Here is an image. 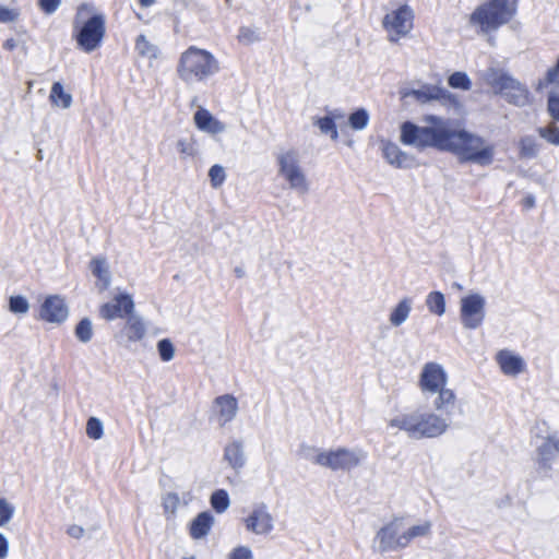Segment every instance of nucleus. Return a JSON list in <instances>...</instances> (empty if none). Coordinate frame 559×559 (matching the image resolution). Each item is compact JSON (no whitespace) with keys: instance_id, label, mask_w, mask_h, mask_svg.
I'll return each mask as SVG.
<instances>
[{"instance_id":"1","label":"nucleus","mask_w":559,"mask_h":559,"mask_svg":"<svg viewBox=\"0 0 559 559\" xmlns=\"http://www.w3.org/2000/svg\"><path fill=\"white\" fill-rule=\"evenodd\" d=\"M518 3L519 0H483L469 14L468 25L493 47L495 34L516 15Z\"/></svg>"},{"instance_id":"2","label":"nucleus","mask_w":559,"mask_h":559,"mask_svg":"<svg viewBox=\"0 0 559 559\" xmlns=\"http://www.w3.org/2000/svg\"><path fill=\"white\" fill-rule=\"evenodd\" d=\"M445 152L457 156L461 163H473L478 166H489L493 163L496 147L485 138L465 129L449 127Z\"/></svg>"},{"instance_id":"3","label":"nucleus","mask_w":559,"mask_h":559,"mask_svg":"<svg viewBox=\"0 0 559 559\" xmlns=\"http://www.w3.org/2000/svg\"><path fill=\"white\" fill-rule=\"evenodd\" d=\"M451 425L448 417L432 412L415 411L401 414L389 421V426L407 433L412 439H430L443 435Z\"/></svg>"},{"instance_id":"4","label":"nucleus","mask_w":559,"mask_h":559,"mask_svg":"<svg viewBox=\"0 0 559 559\" xmlns=\"http://www.w3.org/2000/svg\"><path fill=\"white\" fill-rule=\"evenodd\" d=\"M427 121L431 126L420 127L411 121L403 122L400 141L404 145L413 146L418 151L427 147L444 151L450 121L436 116H429Z\"/></svg>"},{"instance_id":"5","label":"nucleus","mask_w":559,"mask_h":559,"mask_svg":"<svg viewBox=\"0 0 559 559\" xmlns=\"http://www.w3.org/2000/svg\"><path fill=\"white\" fill-rule=\"evenodd\" d=\"M78 47L86 53L96 50L106 33V17L103 13H95L90 3H82L78 8L73 22Z\"/></svg>"},{"instance_id":"6","label":"nucleus","mask_w":559,"mask_h":559,"mask_svg":"<svg viewBox=\"0 0 559 559\" xmlns=\"http://www.w3.org/2000/svg\"><path fill=\"white\" fill-rule=\"evenodd\" d=\"M219 71L218 60L213 53L190 46L179 57L177 74L188 85L203 82Z\"/></svg>"},{"instance_id":"7","label":"nucleus","mask_w":559,"mask_h":559,"mask_svg":"<svg viewBox=\"0 0 559 559\" xmlns=\"http://www.w3.org/2000/svg\"><path fill=\"white\" fill-rule=\"evenodd\" d=\"M481 79L510 105L525 107L532 103L527 86L502 69L488 68L481 72Z\"/></svg>"},{"instance_id":"8","label":"nucleus","mask_w":559,"mask_h":559,"mask_svg":"<svg viewBox=\"0 0 559 559\" xmlns=\"http://www.w3.org/2000/svg\"><path fill=\"white\" fill-rule=\"evenodd\" d=\"M278 175L288 183L289 188L299 194L309 191V181L300 165L299 153L296 150L281 152L276 156Z\"/></svg>"},{"instance_id":"9","label":"nucleus","mask_w":559,"mask_h":559,"mask_svg":"<svg viewBox=\"0 0 559 559\" xmlns=\"http://www.w3.org/2000/svg\"><path fill=\"white\" fill-rule=\"evenodd\" d=\"M414 11L407 4L389 12L382 20V26L388 33V40L397 43L413 29Z\"/></svg>"},{"instance_id":"10","label":"nucleus","mask_w":559,"mask_h":559,"mask_svg":"<svg viewBox=\"0 0 559 559\" xmlns=\"http://www.w3.org/2000/svg\"><path fill=\"white\" fill-rule=\"evenodd\" d=\"M486 317V298L479 293H471L460 300V320L467 330L478 329Z\"/></svg>"},{"instance_id":"11","label":"nucleus","mask_w":559,"mask_h":559,"mask_svg":"<svg viewBox=\"0 0 559 559\" xmlns=\"http://www.w3.org/2000/svg\"><path fill=\"white\" fill-rule=\"evenodd\" d=\"M557 457H559V436L551 435L545 438L536 449L535 466L540 478L552 476V465Z\"/></svg>"},{"instance_id":"12","label":"nucleus","mask_w":559,"mask_h":559,"mask_svg":"<svg viewBox=\"0 0 559 559\" xmlns=\"http://www.w3.org/2000/svg\"><path fill=\"white\" fill-rule=\"evenodd\" d=\"M379 551H394L407 547V538L404 535L402 520L395 519L381 527L376 535Z\"/></svg>"},{"instance_id":"13","label":"nucleus","mask_w":559,"mask_h":559,"mask_svg":"<svg viewBox=\"0 0 559 559\" xmlns=\"http://www.w3.org/2000/svg\"><path fill=\"white\" fill-rule=\"evenodd\" d=\"M364 459L365 454L360 450L338 448L324 452V456L321 459V466L333 471H349L358 466Z\"/></svg>"},{"instance_id":"14","label":"nucleus","mask_w":559,"mask_h":559,"mask_svg":"<svg viewBox=\"0 0 559 559\" xmlns=\"http://www.w3.org/2000/svg\"><path fill=\"white\" fill-rule=\"evenodd\" d=\"M447 383L448 374L440 364L431 361L424 365L419 376V386L423 393L435 394L447 388Z\"/></svg>"},{"instance_id":"15","label":"nucleus","mask_w":559,"mask_h":559,"mask_svg":"<svg viewBox=\"0 0 559 559\" xmlns=\"http://www.w3.org/2000/svg\"><path fill=\"white\" fill-rule=\"evenodd\" d=\"M246 530L257 535H267L274 528V519L265 503L253 506L245 519Z\"/></svg>"},{"instance_id":"16","label":"nucleus","mask_w":559,"mask_h":559,"mask_svg":"<svg viewBox=\"0 0 559 559\" xmlns=\"http://www.w3.org/2000/svg\"><path fill=\"white\" fill-rule=\"evenodd\" d=\"M134 311V301L130 294H117L111 301L104 304L99 308V316L112 321L118 318L129 317Z\"/></svg>"},{"instance_id":"17","label":"nucleus","mask_w":559,"mask_h":559,"mask_svg":"<svg viewBox=\"0 0 559 559\" xmlns=\"http://www.w3.org/2000/svg\"><path fill=\"white\" fill-rule=\"evenodd\" d=\"M495 361L507 377L516 378L527 370L525 359L511 349H500L495 356Z\"/></svg>"},{"instance_id":"18","label":"nucleus","mask_w":559,"mask_h":559,"mask_svg":"<svg viewBox=\"0 0 559 559\" xmlns=\"http://www.w3.org/2000/svg\"><path fill=\"white\" fill-rule=\"evenodd\" d=\"M381 151L384 159L399 169H409L417 165L415 156L402 151L391 141H381Z\"/></svg>"},{"instance_id":"19","label":"nucleus","mask_w":559,"mask_h":559,"mask_svg":"<svg viewBox=\"0 0 559 559\" xmlns=\"http://www.w3.org/2000/svg\"><path fill=\"white\" fill-rule=\"evenodd\" d=\"M39 316L47 322L61 323L68 318L69 309L61 296L52 295L43 302Z\"/></svg>"},{"instance_id":"20","label":"nucleus","mask_w":559,"mask_h":559,"mask_svg":"<svg viewBox=\"0 0 559 559\" xmlns=\"http://www.w3.org/2000/svg\"><path fill=\"white\" fill-rule=\"evenodd\" d=\"M214 407L218 415V424L219 426H225L226 424L233 421L238 413V401L231 394H224L217 396L214 400Z\"/></svg>"},{"instance_id":"21","label":"nucleus","mask_w":559,"mask_h":559,"mask_svg":"<svg viewBox=\"0 0 559 559\" xmlns=\"http://www.w3.org/2000/svg\"><path fill=\"white\" fill-rule=\"evenodd\" d=\"M146 335V325L143 319L133 312L128 317L124 328L116 338H126L129 343L142 341Z\"/></svg>"},{"instance_id":"22","label":"nucleus","mask_w":559,"mask_h":559,"mask_svg":"<svg viewBox=\"0 0 559 559\" xmlns=\"http://www.w3.org/2000/svg\"><path fill=\"white\" fill-rule=\"evenodd\" d=\"M193 120L197 128L203 132L218 134L226 130V126L204 108H199L195 111Z\"/></svg>"},{"instance_id":"23","label":"nucleus","mask_w":559,"mask_h":559,"mask_svg":"<svg viewBox=\"0 0 559 559\" xmlns=\"http://www.w3.org/2000/svg\"><path fill=\"white\" fill-rule=\"evenodd\" d=\"M224 460L239 473L246 465L243 442L238 439L228 442L224 449Z\"/></svg>"},{"instance_id":"24","label":"nucleus","mask_w":559,"mask_h":559,"mask_svg":"<svg viewBox=\"0 0 559 559\" xmlns=\"http://www.w3.org/2000/svg\"><path fill=\"white\" fill-rule=\"evenodd\" d=\"M90 270L92 274L97 278L96 286L99 292L106 290L111 284V274L106 258H93L90 262Z\"/></svg>"},{"instance_id":"25","label":"nucleus","mask_w":559,"mask_h":559,"mask_svg":"<svg viewBox=\"0 0 559 559\" xmlns=\"http://www.w3.org/2000/svg\"><path fill=\"white\" fill-rule=\"evenodd\" d=\"M414 300L412 297H402L389 313V322L392 326L399 328L403 325L409 318L413 310Z\"/></svg>"},{"instance_id":"26","label":"nucleus","mask_w":559,"mask_h":559,"mask_svg":"<svg viewBox=\"0 0 559 559\" xmlns=\"http://www.w3.org/2000/svg\"><path fill=\"white\" fill-rule=\"evenodd\" d=\"M437 396L432 402V406L437 412H440L443 417H448L451 420L452 409L456 403V395L453 390L444 388L437 391Z\"/></svg>"},{"instance_id":"27","label":"nucleus","mask_w":559,"mask_h":559,"mask_svg":"<svg viewBox=\"0 0 559 559\" xmlns=\"http://www.w3.org/2000/svg\"><path fill=\"white\" fill-rule=\"evenodd\" d=\"M418 102L445 100L450 97L448 90L437 85H424L411 93Z\"/></svg>"},{"instance_id":"28","label":"nucleus","mask_w":559,"mask_h":559,"mask_svg":"<svg viewBox=\"0 0 559 559\" xmlns=\"http://www.w3.org/2000/svg\"><path fill=\"white\" fill-rule=\"evenodd\" d=\"M214 518L209 512H202L197 515L190 526V534L193 538L200 539L206 536L213 525Z\"/></svg>"},{"instance_id":"29","label":"nucleus","mask_w":559,"mask_h":559,"mask_svg":"<svg viewBox=\"0 0 559 559\" xmlns=\"http://www.w3.org/2000/svg\"><path fill=\"white\" fill-rule=\"evenodd\" d=\"M542 143L533 135H524L519 140L520 158L533 159L539 155Z\"/></svg>"},{"instance_id":"30","label":"nucleus","mask_w":559,"mask_h":559,"mask_svg":"<svg viewBox=\"0 0 559 559\" xmlns=\"http://www.w3.org/2000/svg\"><path fill=\"white\" fill-rule=\"evenodd\" d=\"M425 305L428 311L432 314L442 317L445 313V298L439 290L430 292L426 296Z\"/></svg>"},{"instance_id":"31","label":"nucleus","mask_w":559,"mask_h":559,"mask_svg":"<svg viewBox=\"0 0 559 559\" xmlns=\"http://www.w3.org/2000/svg\"><path fill=\"white\" fill-rule=\"evenodd\" d=\"M49 98L52 104L56 106H61L64 109L69 108L72 104L71 94L64 92L60 82H55L52 84Z\"/></svg>"},{"instance_id":"32","label":"nucleus","mask_w":559,"mask_h":559,"mask_svg":"<svg viewBox=\"0 0 559 559\" xmlns=\"http://www.w3.org/2000/svg\"><path fill=\"white\" fill-rule=\"evenodd\" d=\"M135 50L142 57L156 59L158 57V47L150 43L145 35H139L135 40Z\"/></svg>"},{"instance_id":"33","label":"nucleus","mask_w":559,"mask_h":559,"mask_svg":"<svg viewBox=\"0 0 559 559\" xmlns=\"http://www.w3.org/2000/svg\"><path fill=\"white\" fill-rule=\"evenodd\" d=\"M313 124L319 128L322 134H329L332 140H337L338 132L333 117H314Z\"/></svg>"},{"instance_id":"34","label":"nucleus","mask_w":559,"mask_h":559,"mask_svg":"<svg viewBox=\"0 0 559 559\" xmlns=\"http://www.w3.org/2000/svg\"><path fill=\"white\" fill-rule=\"evenodd\" d=\"M431 522L423 521L416 525H413L408 528H404V535L407 538V546L414 538L424 537L430 534L431 531Z\"/></svg>"},{"instance_id":"35","label":"nucleus","mask_w":559,"mask_h":559,"mask_svg":"<svg viewBox=\"0 0 559 559\" xmlns=\"http://www.w3.org/2000/svg\"><path fill=\"white\" fill-rule=\"evenodd\" d=\"M538 135L547 143L559 146V127L555 121L537 129Z\"/></svg>"},{"instance_id":"36","label":"nucleus","mask_w":559,"mask_h":559,"mask_svg":"<svg viewBox=\"0 0 559 559\" xmlns=\"http://www.w3.org/2000/svg\"><path fill=\"white\" fill-rule=\"evenodd\" d=\"M211 504L216 512H225L230 504L227 491L224 489H218L214 491L211 496Z\"/></svg>"},{"instance_id":"37","label":"nucleus","mask_w":559,"mask_h":559,"mask_svg":"<svg viewBox=\"0 0 559 559\" xmlns=\"http://www.w3.org/2000/svg\"><path fill=\"white\" fill-rule=\"evenodd\" d=\"M369 122V114L366 109L360 108L348 117V123L352 129L360 131L364 130Z\"/></svg>"},{"instance_id":"38","label":"nucleus","mask_w":559,"mask_h":559,"mask_svg":"<svg viewBox=\"0 0 559 559\" xmlns=\"http://www.w3.org/2000/svg\"><path fill=\"white\" fill-rule=\"evenodd\" d=\"M75 336L82 343H88L93 337V324L88 318L82 319L75 326Z\"/></svg>"},{"instance_id":"39","label":"nucleus","mask_w":559,"mask_h":559,"mask_svg":"<svg viewBox=\"0 0 559 559\" xmlns=\"http://www.w3.org/2000/svg\"><path fill=\"white\" fill-rule=\"evenodd\" d=\"M324 452L325 451H321L320 449L309 444H301L299 449V454L302 459L320 466L321 459L324 456Z\"/></svg>"},{"instance_id":"40","label":"nucleus","mask_w":559,"mask_h":559,"mask_svg":"<svg viewBox=\"0 0 559 559\" xmlns=\"http://www.w3.org/2000/svg\"><path fill=\"white\" fill-rule=\"evenodd\" d=\"M86 435L93 440H99L104 435V425L96 417H90L86 423Z\"/></svg>"},{"instance_id":"41","label":"nucleus","mask_w":559,"mask_h":559,"mask_svg":"<svg viewBox=\"0 0 559 559\" xmlns=\"http://www.w3.org/2000/svg\"><path fill=\"white\" fill-rule=\"evenodd\" d=\"M448 82L451 87L464 91H468L472 86V82L465 72H454L450 75Z\"/></svg>"},{"instance_id":"42","label":"nucleus","mask_w":559,"mask_h":559,"mask_svg":"<svg viewBox=\"0 0 559 559\" xmlns=\"http://www.w3.org/2000/svg\"><path fill=\"white\" fill-rule=\"evenodd\" d=\"M157 350L163 361H170L175 357V346L169 338H163L157 343Z\"/></svg>"},{"instance_id":"43","label":"nucleus","mask_w":559,"mask_h":559,"mask_svg":"<svg viewBox=\"0 0 559 559\" xmlns=\"http://www.w3.org/2000/svg\"><path fill=\"white\" fill-rule=\"evenodd\" d=\"M10 311L13 313L24 314L29 309V304L24 296H11L9 300Z\"/></svg>"},{"instance_id":"44","label":"nucleus","mask_w":559,"mask_h":559,"mask_svg":"<svg viewBox=\"0 0 559 559\" xmlns=\"http://www.w3.org/2000/svg\"><path fill=\"white\" fill-rule=\"evenodd\" d=\"M15 508L7 499H0V527L5 526L13 518Z\"/></svg>"},{"instance_id":"45","label":"nucleus","mask_w":559,"mask_h":559,"mask_svg":"<svg viewBox=\"0 0 559 559\" xmlns=\"http://www.w3.org/2000/svg\"><path fill=\"white\" fill-rule=\"evenodd\" d=\"M209 177H210L212 187L219 188L226 179V173H225L224 167L218 164L213 165L209 170Z\"/></svg>"},{"instance_id":"46","label":"nucleus","mask_w":559,"mask_h":559,"mask_svg":"<svg viewBox=\"0 0 559 559\" xmlns=\"http://www.w3.org/2000/svg\"><path fill=\"white\" fill-rule=\"evenodd\" d=\"M547 111L554 121L559 122V92L552 91L548 95Z\"/></svg>"},{"instance_id":"47","label":"nucleus","mask_w":559,"mask_h":559,"mask_svg":"<svg viewBox=\"0 0 559 559\" xmlns=\"http://www.w3.org/2000/svg\"><path fill=\"white\" fill-rule=\"evenodd\" d=\"M549 84L559 85V58L557 59L556 64L547 70L545 80L544 82L538 83L537 90Z\"/></svg>"},{"instance_id":"48","label":"nucleus","mask_w":559,"mask_h":559,"mask_svg":"<svg viewBox=\"0 0 559 559\" xmlns=\"http://www.w3.org/2000/svg\"><path fill=\"white\" fill-rule=\"evenodd\" d=\"M20 10L0 4V23H13L20 17Z\"/></svg>"},{"instance_id":"49","label":"nucleus","mask_w":559,"mask_h":559,"mask_svg":"<svg viewBox=\"0 0 559 559\" xmlns=\"http://www.w3.org/2000/svg\"><path fill=\"white\" fill-rule=\"evenodd\" d=\"M238 39L245 45H250L259 40V35L255 29L243 26L239 29Z\"/></svg>"},{"instance_id":"50","label":"nucleus","mask_w":559,"mask_h":559,"mask_svg":"<svg viewBox=\"0 0 559 559\" xmlns=\"http://www.w3.org/2000/svg\"><path fill=\"white\" fill-rule=\"evenodd\" d=\"M176 147L182 158L191 157L195 154L194 144L188 139L178 140Z\"/></svg>"},{"instance_id":"51","label":"nucleus","mask_w":559,"mask_h":559,"mask_svg":"<svg viewBox=\"0 0 559 559\" xmlns=\"http://www.w3.org/2000/svg\"><path fill=\"white\" fill-rule=\"evenodd\" d=\"M227 559H253L252 550L248 546H237L229 552Z\"/></svg>"},{"instance_id":"52","label":"nucleus","mask_w":559,"mask_h":559,"mask_svg":"<svg viewBox=\"0 0 559 559\" xmlns=\"http://www.w3.org/2000/svg\"><path fill=\"white\" fill-rule=\"evenodd\" d=\"M61 4V0H38L39 8L46 14L55 13Z\"/></svg>"},{"instance_id":"53","label":"nucleus","mask_w":559,"mask_h":559,"mask_svg":"<svg viewBox=\"0 0 559 559\" xmlns=\"http://www.w3.org/2000/svg\"><path fill=\"white\" fill-rule=\"evenodd\" d=\"M9 546L8 538L0 532V559H5L8 557Z\"/></svg>"},{"instance_id":"54","label":"nucleus","mask_w":559,"mask_h":559,"mask_svg":"<svg viewBox=\"0 0 559 559\" xmlns=\"http://www.w3.org/2000/svg\"><path fill=\"white\" fill-rule=\"evenodd\" d=\"M67 533L69 536L79 539L83 537L84 528L80 525L73 524L68 527Z\"/></svg>"},{"instance_id":"55","label":"nucleus","mask_w":559,"mask_h":559,"mask_svg":"<svg viewBox=\"0 0 559 559\" xmlns=\"http://www.w3.org/2000/svg\"><path fill=\"white\" fill-rule=\"evenodd\" d=\"M17 46V43L13 38H9L3 43V48L7 50H13Z\"/></svg>"},{"instance_id":"56","label":"nucleus","mask_w":559,"mask_h":559,"mask_svg":"<svg viewBox=\"0 0 559 559\" xmlns=\"http://www.w3.org/2000/svg\"><path fill=\"white\" fill-rule=\"evenodd\" d=\"M328 117H333V121L335 122V120L342 119L344 117V114L343 111L335 109L330 111V115H328Z\"/></svg>"},{"instance_id":"57","label":"nucleus","mask_w":559,"mask_h":559,"mask_svg":"<svg viewBox=\"0 0 559 559\" xmlns=\"http://www.w3.org/2000/svg\"><path fill=\"white\" fill-rule=\"evenodd\" d=\"M155 2L156 0H139L140 5L143 8L152 7Z\"/></svg>"},{"instance_id":"58","label":"nucleus","mask_w":559,"mask_h":559,"mask_svg":"<svg viewBox=\"0 0 559 559\" xmlns=\"http://www.w3.org/2000/svg\"><path fill=\"white\" fill-rule=\"evenodd\" d=\"M525 204L527 207H533L535 205L534 197L530 195L525 199Z\"/></svg>"},{"instance_id":"59","label":"nucleus","mask_w":559,"mask_h":559,"mask_svg":"<svg viewBox=\"0 0 559 559\" xmlns=\"http://www.w3.org/2000/svg\"><path fill=\"white\" fill-rule=\"evenodd\" d=\"M235 273H236V275H237L238 277H242V276H243V274H245L243 270H242V269H240V267H236V269H235Z\"/></svg>"},{"instance_id":"60","label":"nucleus","mask_w":559,"mask_h":559,"mask_svg":"<svg viewBox=\"0 0 559 559\" xmlns=\"http://www.w3.org/2000/svg\"><path fill=\"white\" fill-rule=\"evenodd\" d=\"M453 286L456 288V289H463V286L459 283H454Z\"/></svg>"},{"instance_id":"61","label":"nucleus","mask_w":559,"mask_h":559,"mask_svg":"<svg viewBox=\"0 0 559 559\" xmlns=\"http://www.w3.org/2000/svg\"><path fill=\"white\" fill-rule=\"evenodd\" d=\"M185 559H194V558H185Z\"/></svg>"}]
</instances>
